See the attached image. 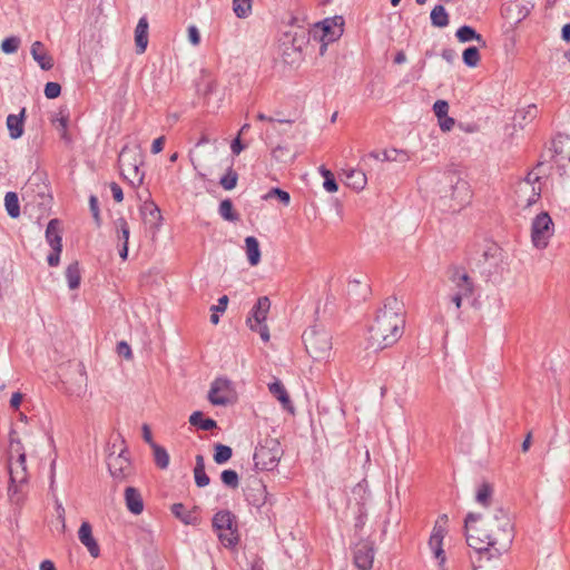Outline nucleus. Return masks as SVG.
Listing matches in <instances>:
<instances>
[{
	"instance_id": "a18cd8bd",
	"label": "nucleus",
	"mask_w": 570,
	"mask_h": 570,
	"mask_svg": "<svg viewBox=\"0 0 570 570\" xmlns=\"http://www.w3.org/2000/svg\"><path fill=\"white\" fill-rule=\"evenodd\" d=\"M558 164L559 167L564 169L568 165H570V138H567L564 142H562L559 151H558Z\"/></svg>"
},
{
	"instance_id": "bf43d9fd",
	"label": "nucleus",
	"mask_w": 570,
	"mask_h": 570,
	"mask_svg": "<svg viewBox=\"0 0 570 570\" xmlns=\"http://www.w3.org/2000/svg\"><path fill=\"white\" fill-rule=\"evenodd\" d=\"M55 505H56L57 518L60 521L61 528L63 531L66 528V511H65L62 503L56 497H55Z\"/></svg>"
},
{
	"instance_id": "6ab92c4d",
	"label": "nucleus",
	"mask_w": 570,
	"mask_h": 570,
	"mask_svg": "<svg viewBox=\"0 0 570 570\" xmlns=\"http://www.w3.org/2000/svg\"><path fill=\"white\" fill-rule=\"evenodd\" d=\"M140 213L145 224L149 225L154 230L159 229L163 216L159 207L154 202H145L140 207Z\"/></svg>"
},
{
	"instance_id": "7c9ffc66",
	"label": "nucleus",
	"mask_w": 570,
	"mask_h": 570,
	"mask_svg": "<svg viewBox=\"0 0 570 570\" xmlns=\"http://www.w3.org/2000/svg\"><path fill=\"white\" fill-rule=\"evenodd\" d=\"M189 423L203 431H210L217 428L216 421L209 417L205 419L203 412L200 411H195L191 413L189 416Z\"/></svg>"
},
{
	"instance_id": "4468645a",
	"label": "nucleus",
	"mask_w": 570,
	"mask_h": 570,
	"mask_svg": "<svg viewBox=\"0 0 570 570\" xmlns=\"http://www.w3.org/2000/svg\"><path fill=\"white\" fill-rule=\"evenodd\" d=\"M517 204L521 207H530L535 204L541 195V186L530 185L529 181H519L515 186Z\"/></svg>"
},
{
	"instance_id": "9d476101",
	"label": "nucleus",
	"mask_w": 570,
	"mask_h": 570,
	"mask_svg": "<svg viewBox=\"0 0 570 570\" xmlns=\"http://www.w3.org/2000/svg\"><path fill=\"white\" fill-rule=\"evenodd\" d=\"M39 197V204L47 207L50 205L51 196L48 186L42 181L41 175H33L29 178L23 188L22 198L31 203L36 202Z\"/></svg>"
},
{
	"instance_id": "3c124183",
	"label": "nucleus",
	"mask_w": 570,
	"mask_h": 570,
	"mask_svg": "<svg viewBox=\"0 0 570 570\" xmlns=\"http://www.w3.org/2000/svg\"><path fill=\"white\" fill-rule=\"evenodd\" d=\"M20 38L11 36L1 42V49L4 53H14L20 47Z\"/></svg>"
},
{
	"instance_id": "ea45409f",
	"label": "nucleus",
	"mask_w": 570,
	"mask_h": 570,
	"mask_svg": "<svg viewBox=\"0 0 570 570\" xmlns=\"http://www.w3.org/2000/svg\"><path fill=\"white\" fill-rule=\"evenodd\" d=\"M237 181H238V174L230 166L227 168L225 175H223L222 178L219 179V185L225 190H232L236 187Z\"/></svg>"
},
{
	"instance_id": "774afa93",
	"label": "nucleus",
	"mask_w": 570,
	"mask_h": 570,
	"mask_svg": "<svg viewBox=\"0 0 570 570\" xmlns=\"http://www.w3.org/2000/svg\"><path fill=\"white\" fill-rule=\"evenodd\" d=\"M142 439L146 443L150 445V448H154V445H157V443L154 442L151 431L148 424H144L142 428Z\"/></svg>"
},
{
	"instance_id": "f257e3e1",
	"label": "nucleus",
	"mask_w": 570,
	"mask_h": 570,
	"mask_svg": "<svg viewBox=\"0 0 570 570\" xmlns=\"http://www.w3.org/2000/svg\"><path fill=\"white\" fill-rule=\"evenodd\" d=\"M464 530L468 546L479 556V567L483 559L490 561L507 552L514 538L512 521L502 507H495L485 514L469 513Z\"/></svg>"
},
{
	"instance_id": "e2e57ef3",
	"label": "nucleus",
	"mask_w": 570,
	"mask_h": 570,
	"mask_svg": "<svg viewBox=\"0 0 570 570\" xmlns=\"http://www.w3.org/2000/svg\"><path fill=\"white\" fill-rule=\"evenodd\" d=\"M323 187L328 193H336L338 190V185L334 178V175L324 179Z\"/></svg>"
},
{
	"instance_id": "c85d7f7f",
	"label": "nucleus",
	"mask_w": 570,
	"mask_h": 570,
	"mask_svg": "<svg viewBox=\"0 0 570 570\" xmlns=\"http://www.w3.org/2000/svg\"><path fill=\"white\" fill-rule=\"evenodd\" d=\"M368 157L380 161H396L407 159L406 153L397 149L371 151Z\"/></svg>"
},
{
	"instance_id": "680f3d73",
	"label": "nucleus",
	"mask_w": 570,
	"mask_h": 570,
	"mask_svg": "<svg viewBox=\"0 0 570 570\" xmlns=\"http://www.w3.org/2000/svg\"><path fill=\"white\" fill-rule=\"evenodd\" d=\"M117 352L120 356H124L127 360L131 358L132 356L130 346L124 341L117 344Z\"/></svg>"
},
{
	"instance_id": "5fc2aeb1",
	"label": "nucleus",
	"mask_w": 570,
	"mask_h": 570,
	"mask_svg": "<svg viewBox=\"0 0 570 570\" xmlns=\"http://www.w3.org/2000/svg\"><path fill=\"white\" fill-rule=\"evenodd\" d=\"M60 92H61V86L58 82L50 81V82L46 83L45 96L48 99H55V98L59 97Z\"/></svg>"
},
{
	"instance_id": "2eb2a0df",
	"label": "nucleus",
	"mask_w": 570,
	"mask_h": 570,
	"mask_svg": "<svg viewBox=\"0 0 570 570\" xmlns=\"http://www.w3.org/2000/svg\"><path fill=\"white\" fill-rule=\"evenodd\" d=\"M374 544L371 541H360L354 548V563L360 570H370L374 561Z\"/></svg>"
},
{
	"instance_id": "4c0bfd02",
	"label": "nucleus",
	"mask_w": 570,
	"mask_h": 570,
	"mask_svg": "<svg viewBox=\"0 0 570 570\" xmlns=\"http://www.w3.org/2000/svg\"><path fill=\"white\" fill-rule=\"evenodd\" d=\"M493 489L489 483H482L475 494V501L483 505L489 507L491 504Z\"/></svg>"
},
{
	"instance_id": "20e7f679",
	"label": "nucleus",
	"mask_w": 570,
	"mask_h": 570,
	"mask_svg": "<svg viewBox=\"0 0 570 570\" xmlns=\"http://www.w3.org/2000/svg\"><path fill=\"white\" fill-rule=\"evenodd\" d=\"M303 342L307 354L317 362L327 361L332 355L333 343L331 334L317 325L311 326L303 333Z\"/></svg>"
},
{
	"instance_id": "4be33fe9",
	"label": "nucleus",
	"mask_w": 570,
	"mask_h": 570,
	"mask_svg": "<svg viewBox=\"0 0 570 570\" xmlns=\"http://www.w3.org/2000/svg\"><path fill=\"white\" fill-rule=\"evenodd\" d=\"M26 108H22L19 115H9L7 117V128L11 139H18L24 131Z\"/></svg>"
},
{
	"instance_id": "4d7b16f0",
	"label": "nucleus",
	"mask_w": 570,
	"mask_h": 570,
	"mask_svg": "<svg viewBox=\"0 0 570 570\" xmlns=\"http://www.w3.org/2000/svg\"><path fill=\"white\" fill-rule=\"evenodd\" d=\"M323 31H324V38H326L328 41H333L342 35L343 29H342V24H341L337 27V31H331V27L326 20V21H324Z\"/></svg>"
},
{
	"instance_id": "a211bd4d",
	"label": "nucleus",
	"mask_w": 570,
	"mask_h": 570,
	"mask_svg": "<svg viewBox=\"0 0 570 570\" xmlns=\"http://www.w3.org/2000/svg\"><path fill=\"white\" fill-rule=\"evenodd\" d=\"M79 541L87 548L92 558H98L100 554L99 546L92 535V528L89 522L81 523L78 530Z\"/></svg>"
},
{
	"instance_id": "423d86ee",
	"label": "nucleus",
	"mask_w": 570,
	"mask_h": 570,
	"mask_svg": "<svg viewBox=\"0 0 570 570\" xmlns=\"http://www.w3.org/2000/svg\"><path fill=\"white\" fill-rule=\"evenodd\" d=\"M283 455L281 443L276 439H266L254 453L255 468L261 471H273Z\"/></svg>"
},
{
	"instance_id": "ddd939ff",
	"label": "nucleus",
	"mask_w": 570,
	"mask_h": 570,
	"mask_svg": "<svg viewBox=\"0 0 570 570\" xmlns=\"http://www.w3.org/2000/svg\"><path fill=\"white\" fill-rule=\"evenodd\" d=\"M107 465L111 476L118 481L125 480L131 473V463L126 451L109 454Z\"/></svg>"
},
{
	"instance_id": "9b49d317",
	"label": "nucleus",
	"mask_w": 570,
	"mask_h": 570,
	"mask_svg": "<svg viewBox=\"0 0 570 570\" xmlns=\"http://www.w3.org/2000/svg\"><path fill=\"white\" fill-rule=\"evenodd\" d=\"M532 8L530 2L512 0L502 6L501 14L509 23L518 24L530 14Z\"/></svg>"
},
{
	"instance_id": "052dcab7",
	"label": "nucleus",
	"mask_w": 570,
	"mask_h": 570,
	"mask_svg": "<svg viewBox=\"0 0 570 570\" xmlns=\"http://www.w3.org/2000/svg\"><path fill=\"white\" fill-rule=\"evenodd\" d=\"M188 40L194 46L197 47L200 43V35L196 26L191 24L187 29Z\"/></svg>"
},
{
	"instance_id": "09e8293b",
	"label": "nucleus",
	"mask_w": 570,
	"mask_h": 570,
	"mask_svg": "<svg viewBox=\"0 0 570 570\" xmlns=\"http://www.w3.org/2000/svg\"><path fill=\"white\" fill-rule=\"evenodd\" d=\"M115 224H116V228H117L118 239L121 243L126 242V244H128L130 229H129V225H128L127 220L124 217H120L116 220Z\"/></svg>"
},
{
	"instance_id": "72a5a7b5",
	"label": "nucleus",
	"mask_w": 570,
	"mask_h": 570,
	"mask_svg": "<svg viewBox=\"0 0 570 570\" xmlns=\"http://www.w3.org/2000/svg\"><path fill=\"white\" fill-rule=\"evenodd\" d=\"M431 23L438 28H444L449 24V14L442 4L435 6L431 11Z\"/></svg>"
},
{
	"instance_id": "aec40b11",
	"label": "nucleus",
	"mask_w": 570,
	"mask_h": 570,
	"mask_svg": "<svg viewBox=\"0 0 570 570\" xmlns=\"http://www.w3.org/2000/svg\"><path fill=\"white\" fill-rule=\"evenodd\" d=\"M31 56L42 70H50L53 67V58L41 41L32 43Z\"/></svg>"
},
{
	"instance_id": "58836bf2",
	"label": "nucleus",
	"mask_w": 570,
	"mask_h": 570,
	"mask_svg": "<svg viewBox=\"0 0 570 570\" xmlns=\"http://www.w3.org/2000/svg\"><path fill=\"white\" fill-rule=\"evenodd\" d=\"M171 512L185 524H193L196 521V517L191 511H187L183 503H175L171 507Z\"/></svg>"
},
{
	"instance_id": "dca6fc26",
	"label": "nucleus",
	"mask_w": 570,
	"mask_h": 570,
	"mask_svg": "<svg viewBox=\"0 0 570 570\" xmlns=\"http://www.w3.org/2000/svg\"><path fill=\"white\" fill-rule=\"evenodd\" d=\"M10 485H22L28 481L27 463L24 452H20L18 458L9 462Z\"/></svg>"
},
{
	"instance_id": "2f4dec72",
	"label": "nucleus",
	"mask_w": 570,
	"mask_h": 570,
	"mask_svg": "<svg viewBox=\"0 0 570 570\" xmlns=\"http://www.w3.org/2000/svg\"><path fill=\"white\" fill-rule=\"evenodd\" d=\"M247 500L255 507L259 508L267 501L266 487L258 482L255 488H252L247 494Z\"/></svg>"
},
{
	"instance_id": "c9c22d12",
	"label": "nucleus",
	"mask_w": 570,
	"mask_h": 570,
	"mask_svg": "<svg viewBox=\"0 0 570 570\" xmlns=\"http://www.w3.org/2000/svg\"><path fill=\"white\" fill-rule=\"evenodd\" d=\"M347 185L355 190L364 189L366 185V176L363 171L352 169L347 175Z\"/></svg>"
},
{
	"instance_id": "393cba45",
	"label": "nucleus",
	"mask_w": 570,
	"mask_h": 570,
	"mask_svg": "<svg viewBox=\"0 0 570 570\" xmlns=\"http://www.w3.org/2000/svg\"><path fill=\"white\" fill-rule=\"evenodd\" d=\"M271 308V301L267 296H262L254 305L250 316L254 325L265 324L267 314Z\"/></svg>"
},
{
	"instance_id": "a19ab883",
	"label": "nucleus",
	"mask_w": 570,
	"mask_h": 570,
	"mask_svg": "<svg viewBox=\"0 0 570 570\" xmlns=\"http://www.w3.org/2000/svg\"><path fill=\"white\" fill-rule=\"evenodd\" d=\"M218 213L225 220L236 222L238 219V215L235 213L230 199H224L220 202Z\"/></svg>"
},
{
	"instance_id": "6e6552de",
	"label": "nucleus",
	"mask_w": 570,
	"mask_h": 570,
	"mask_svg": "<svg viewBox=\"0 0 570 570\" xmlns=\"http://www.w3.org/2000/svg\"><path fill=\"white\" fill-rule=\"evenodd\" d=\"M554 233V224L547 212L538 214L531 224V242L538 249H544Z\"/></svg>"
},
{
	"instance_id": "864d4df0",
	"label": "nucleus",
	"mask_w": 570,
	"mask_h": 570,
	"mask_svg": "<svg viewBox=\"0 0 570 570\" xmlns=\"http://www.w3.org/2000/svg\"><path fill=\"white\" fill-rule=\"evenodd\" d=\"M247 324L249 326V328L252 331H255V332H258L259 335H261V338L264 341V342H267L269 340V331H268V327L266 324H259V325H254L252 323V317H247Z\"/></svg>"
},
{
	"instance_id": "13d9d810",
	"label": "nucleus",
	"mask_w": 570,
	"mask_h": 570,
	"mask_svg": "<svg viewBox=\"0 0 570 570\" xmlns=\"http://www.w3.org/2000/svg\"><path fill=\"white\" fill-rule=\"evenodd\" d=\"M89 207L96 224L100 225V212L98 206V198L94 195L89 198Z\"/></svg>"
},
{
	"instance_id": "de8ad7c7",
	"label": "nucleus",
	"mask_w": 570,
	"mask_h": 570,
	"mask_svg": "<svg viewBox=\"0 0 570 570\" xmlns=\"http://www.w3.org/2000/svg\"><path fill=\"white\" fill-rule=\"evenodd\" d=\"M19 487L20 485H9L8 494L11 503L17 508L21 509L26 502V495L20 492Z\"/></svg>"
},
{
	"instance_id": "bb28decb",
	"label": "nucleus",
	"mask_w": 570,
	"mask_h": 570,
	"mask_svg": "<svg viewBox=\"0 0 570 570\" xmlns=\"http://www.w3.org/2000/svg\"><path fill=\"white\" fill-rule=\"evenodd\" d=\"M455 37L460 42H469L475 40L482 48L487 47V41L484 38L470 26L460 27L455 32Z\"/></svg>"
},
{
	"instance_id": "49530a36",
	"label": "nucleus",
	"mask_w": 570,
	"mask_h": 570,
	"mask_svg": "<svg viewBox=\"0 0 570 570\" xmlns=\"http://www.w3.org/2000/svg\"><path fill=\"white\" fill-rule=\"evenodd\" d=\"M86 390H87V376H86L83 366H81V368L79 370V383L75 387L73 386L68 387V392L71 395L81 397L82 395H85Z\"/></svg>"
},
{
	"instance_id": "f704fd0d",
	"label": "nucleus",
	"mask_w": 570,
	"mask_h": 570,
	"mask_svg": "<svg viewBox=\"0 0 570 570\" xmlns=\"http://www.w3.org/2000/svg\"><path fill=\"white\" fill-rule=\"evenodd\" d=\"M4 206L8 215L11 218H18L20 216V205L17 193L8 191L4 196Z\"/></svg>"
},
{
	"instance_id": "0e129e2a",
	"label": "nucleus",
	"mask_w": 570,
	"mask_h": 570,
	"mask_svg": "<svg viewBox=\"0 0 570 570\" xmlns=\"http://www.w3.org/2000/svg\"><path fill=\"white\" fill-rule=\"evenodd\" d=\"M449 301L454 304L455 308L459 311L462 306V301L464 298H470V296L461 295L455 292L449 294Z\"/></svg>"
},
{
	"instance_id": "39448f33",
	"label": "nucleus",
	"mask_w": 570,
	"mask_h": 570,
	"mask_svg": "<svg viewBox=\"0 0 570 570\" xmlns=\"http://www.w3.org/2000/svg\"><path fill=\"white\" fill-rule=\"evenodd\" d=\"M118 164L121 176L134 187L140 186L144 181L145 174L140 169L142 157L139 151L128 147H124L118 157Z\"/></svg>"
},
{
	"instance_id": "f03ea898",
	"label": "nucleus",
	"mask_w": 570,
	"mask_h": 570,
	"mask_svg": "<svg viewBox=\"0 0 570 570\" xmlns=\"http://www.w3.org/2000/svg\"><path fill=\"white\" fill-rule=\"evenodd\" d=\"M405 320L395 297L385 301L368 328V341L374 348L383 350L396 343L404 332Z\"/></svg>"
},
{
	"instance_id": "cd10ccee",
	"label": "nucleus",
	"mask_w": 570,
	"mask_h": 570,
	"mask_svg": "<svg viewBox=\"0 0 570 570\" xmlns=\"http://www.w3.org/2000/svg\"><path fill=\"white\" fill-rule=\"evenodd\" d=\"M245 249L249 265H258V263L261 262V248L256 237L247 236L245 238Z\"/></svg>"
},
{
	"instance_id": "e433bc0d",
	"label": "nucleus",
	"mask_w": 570,
	"mask_h": 570,
	"mask_svg": "<svg viewBox=\"0 0 570 570\" xmlns=\"http://www.w3.org/2000/svg\"><path fill=\"white\" fill-rule=\"evenodd\" d=\"M253 0H233V11L239 19H245L252 13Z\"/></svg>"
},
{
	"instance_id": "a878e982",
	"label": "nucleus",
	"mask_w": 570,
	"mask_h": 570,
	"mask_svg": "<svg viewBox=\"0 0 570 570\" xmlns=\"http://www.w3.org/2000/svg\"><path fill=\"white\" fill-rule=\"evenodd\" d=\"M125 501L127 509L134 514H140L144 511V501L140 492L132 487L125 490Z\"/></svg>"
},
{
	"instance_id": "7ed1b4c3",
	"label": "nucleus",
	"mask_w": 570,
	"mask_h": 570,
	"mask_svg": "<svg viewBox=\"0 0 570 570\" xmlns=\"http://www.w3.org/2000/svg\"><path fill=\"white\" fill-rule=\"evenodd\" d=\"M438 206L444 212L458 213L472 198L470 184L456 170H446L435 181Z\"/></svg>"
},
{
	"instance_id": "f8f14e48",
	"label": "nucleus",
	"mask_w": 570,
	"mask_h": 570,
	"mask_svg": "<svg viewBox=\"0 0 570 570\" xmlns=\"http://www.w3.org/2000/svg\"><path fill=\"white\" fill-rule=\"evenodd\" d=\"M449 279L452 284V293L455 292L470 297L473 295L474 283L465 268L460 266L451 267Z\"/></svg>"
},
{
	"instance_id": "603ef678",
	"label": "nucleus",
	"mask_w": 570,
	"mask_h": 570,
	"mask_svg": "<svg viewBox=\"0 0 570 570\" xmlns=\"http://www.w3.org/2000/svg\"><path fill=\"white\" fill-rule=\"evenodd\" d=\"M272 197H277L285 206H287L289 204V200H291V196L287 191L278 188V187H274L272 188L265 196H264V199H269Z\"/></svg>"
},
{
	"instance_id": "79ce46f5",
	"label": "nucleus",
	"mask_w": 570,
	"mask_h": 570,
	"mask_svg": "<svg viewBox=\"0 0 570 570\" xmlns=\"http://www.w3.org/2000/svg\"><path fill=\"white\" fill-rule=\"evenodd\" d=\"M151 449L154 451V460L156 465L163 470L167 469L169 465V454L167 450L158 444L154 445Z\"/></svg>"
},
{
	"instance_id": "5701e85b",
	"label": "nucleus",
	"mask_w": 570,
	"mask_h": 570,
	"mask_svg": "<svg viewBox=\"0 0 570 570\" xmlns=\"http://www.w3.org/2000/svg\"><path fill=\"white\" fill-rule=\"evenodd\" d=\"M135 43L136 52L141 55L146 51L148 46V20L141 17L135 29Z\"/></svg>"
},
{
	"instance_id": "f3484780",
	"label": "nucleus",
	"mask_w": 570,
	"mask_h": 570,
	"mask_svg": "<svg viewBox=\"0 0 570 570\" xmlns=\"http://www.w3.org/2000/svg\"><path fill=\"white\" fill-rule=\"evenodd\" d=\"M445 533V528L442 524L435 523L429 540V547L434 557L439 560L440 566H443L446 559L443 550V539Z\"/></svg>"
},
{
	"instance_id": "b1692460",
	"label": "nucleus",
	"mask_w": 570,
	"mask_h": 570,
	"mask_svg": "<svg viewBox=\"0 0 570 570\" xmlns=\"http://www.w3.org/2000/svg\"><path fill=\"white\" fill-rule=\"evenodd\" d=\"M46 240L52 249L62 250V237L60 222L51 219L46 229Z\"/></svg>"
},
{
	"instance_id": "1a4fd4ad",
	"label": "nucleus",
	"mask_w": 570,
	"mask_h": 570,
	"mask_svg": "<svg viewBox=\"0 0 570 570\" xmlns=\"http://www.w3.org/2000/svg\"><path fill=\"white\" fill-rule=\"evenodd\" d=\"M208 400L213 405H227L236 401V392L227 379H216L208 392Z\"/></svg>"
},
{
	"instance_id": "8fccbe9b",
	"label": "nucleus",
	"mask_w": 570,
	"mask_h": 570,
	"mask_svg": "<svg viewBox=\"0 0 570 570\" xmlns=\"http://www.w3.org/2000/svg\"><path fill=\"white\" fill-rule=\"evenodd\" d=\"M222 482L230 488L236 489L239 485V478L235 470H224L220 474Z\"/></svg>"
},
{
	"instance_id": "473e14b6",
	"label": "nucleus",
	"mask_w": 570,
	"mask_h": 570,
	"mask_svg": "<svg viewBox=\"0 0 570 570\" xmlns=\"http://www.w3.org/2000/svg\"><path fill=\"white\" fill-rule=\"evenodd\" d=\"M65 275L70 289H76L79 287L81 281V273L78 262H72L71 264H69L66 268Z\"/></svg>"
},
{
	"instance_id": "412c9836",
	"label": "nucleus",
	"mask_w": 570,
	"mask_h": 570,
	"mask_svg": "<svg viewBox=\"0 0 570 570\" xmlns=\"http://www.w3.org/2000/svg\"><path fill=\"white\" fill-rule=\"evenodd\" d=\"M268 390L271 394L281 402L284 410L294 413V406L289 395L279 380H275L274 382L269 383Z\"/></svg>"
},
{
	"instance_id": "69168bd1",
	"label": "nucleus",
	"mask_w": 570,
	"mask_h": 570,
	"mask_svg": "<svg viewBox=\"0 0 570 570\" xmlns=\"http://www.w3.org/2000/svg\"><path fill=\"white\" fill-rule=\"evenodd\" d=\"M109 187H110L114 199L117 203H121L124 199V193H122L121 187L117 183H111L109 185Z\"/></svg>"
},
{
	"instance_id": "338daca9",
	"label": "nucleus",
	"mask_w": 570,
	"mask_h": 570,
	"mask_svg": "<svg viewBox=\"0 0 570 570\" xmlns=\"http://www.w3.org/2000/svg\"><path fill=\"white\" fill-rule=\"evenodd\" d=\"M454 124H455L454 118L449 117V116H446V117H444L442 119H439L440 128L443 131H450L453 128Z\"/></svg>"
},
{
	"instance_id": "6e6d98bb",
	"label": "nucleus",
	"mask_w": 570,
	"mask_h": 570,
	"mask_svg": "<svg viewBox=\"0 0 570 570\" xmlns=\"http://www.w3.org/2000/svg\"><path fill=\"white\" fill-rule=\"evenodd\" d=\"M433 111L438 119H442L448 116L449 104L445 100H436L433 105Z\"/></svg>"
},
{
	"instance_id": "0eeeda50",
	"label": "nucleus",
	"mask_w": 570,
	"mask_h": 570,
	"mask_svg": "<svg viewBox=\"0 0 570 570\" xmlns=\"http://www.w3.org/2000/svg\"><path fill=\"white\" fill-rule=\"evenodd\" d=\"M213 528L225 547H234L237 544L239 540L237 524L235 515L230 511L222 510L215 513Z\"/></svg>"
},
{
	"instance_id": "c03bdc74",
	"label": "nucleus",
	"mask_w": 570,
	"mask_h": 570,
	"mask_svg": "<svg viewBox=\"0 0 570 570\" xmlns=\"http://www.w3.org/2000/svg\"><path fill=\"white\" fill-rule=\"evenodd\" d=\"M462 58L463 62L470 68L476 67L481 60V56L476 47L466 48L463 51Z\"/></svg>"
},
{
	"instance_id": "c756f323",
	"label": "nucleus",
	"mask_w": 570,
	"mask_h": 570,
	"mask_svg": "<svg viewBox=\"0 0 570 570\" xmlns=\"http://www.w3.org/2000/svg\"><path fill=\"white\" fill-rule=\"evenodd\" d=\"M195 483L199 488H204L209 484L210 479L205 471V460L202 454L196 455V464L194 468Z\"/></svg>"
},
{
	"instance_id": "37998d69",
	"label": "nucleus",
	"mask_w": 570,
	"mask_h": 570,
	"mask_svg": "<svg viewBox=\"0 0 570 570\" xmlns=\"http://www.w3.org/2000/svg\"><path fill=\"white\" fill-rule=\"evenodd\" d=\"M232 455H233V450L230 446L224 445L220 443L215 445L214 461L217 464L226 463L227 461H229Z\"/></svg>"
}]
</instances>
